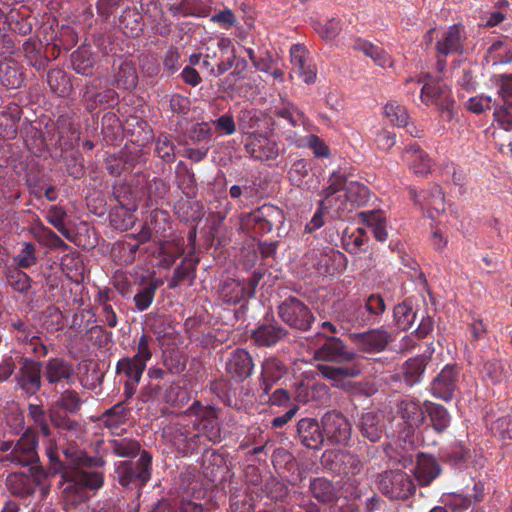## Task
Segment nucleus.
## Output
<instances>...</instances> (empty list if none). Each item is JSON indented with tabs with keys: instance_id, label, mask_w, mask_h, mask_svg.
<instances>
[{
	"instance_id": "nucleus-1",
	"label": "nucleus",
	"mask_w": 512,
	"mask_h": 512,
	"mask_svg": "<svg viewBox=\"0 0 512 512\" xmlns=\"http://www.w3.org/2000/svg\"><path fill=\"white\" fill-rule=\"evenodd\" d=\"M39 436L32 428H27L16 441L0 442V463L10 468L28 467L30 474L42 482L47 474L40 464L38 455Z\"/></svg>"
},
{
	"instance_id": "nucleus-2",
	"label": "nucleus",
	"mask_w": 512,
	"mask_h": 512,
	"mask_svg": "<svg viewBox=\"0 0 512 512\" xmlns=\"http://www.w3.org/2000/svg\"><path fill=\"white\" fill-rule=\"evenodd\" d=\"M104 485V473L98 470L65 469L61 473V496L66 507L76 508L88 500V491Z\"/></svg>"
},
{
	"instance_id": "nucleus-3",
	"label": "nucleus",
	"mask_w": 512,
	"mask_h": 512,
	"mask_svg": "<svg viewBox=\"0 0 512 512\" xmlns=\"http://www.w3.org/2000/svg\"><path fill=\"white\" fill-rule=\"evenodd\" d=\"M45 451L55 473H62L65 469L89 470L101 468L106 464L103 457L89 456L77 446H68L63 449V455L66 459V463H64L60 459L55 440H50L47 443Z\"/></svg>"
},
{
	"instance_id": "nucleus-4",
	"label": "nucleus",
	"mask_w": 512,
	"mask_h": 512,
	"mask_svg": "<svg viewBox=\"0 0 512 512\" xmlns=\"http://www.w3.org/2000/svg\"><path fill=\"white\" fill-rule=\"evenodd\" d=\"M115 474L122 487L141 490L151 479L152 455L147 450H142L137 460L117 462Z\"/></svg>"
},
{
	"instance_id": "nucleus-5",
	"label": "nucleus",
	"mask_w": 512,
	"mask_h": 512,
	"mask_svg": "<svg viewBox=\"0 0 512 512\" xmlns=\"http://www.w3.org/2000/svg\"><path fill=\"white\" fill-rule=\"evenodd\" d=\"M344 253L330 247L312 248L303 257V265L318 276H333L346 267Z\"/></svg>"
},
{
	"instance_id": "nucleus-6",
	"label": "nucleus",
	"mask_w": 512,
	"mask_h": 512,
	"mask_svg": "<svg viewBox=\"0 0 512 512\" xmlns=\"http://www.w3.org/2000/svg\"><path fill=\"white\" fill-rule=\"evenodd\" d=\"M376 484L380 492L392 500H406L416 490L413 479L402 470H388L378 474Z\"/></svg>"
},
{
	"instance_id": "nucleus-7",
	"label": "nucleus",
	"mask_w": 512,
	"mask_h": 512,
	"mask_svg": "<svg viewBox=\"0 0 512 512\" xmlns=\"http://www.w3.org/2000/svg\"><path fill=\"white\" fill-rule=\"evenodd\" d=\"M188 410L196 417L193 427L199 429L207 442L215 444L222 441L219 408L213 405L203 406L200 401H194Z\"/></svg>"
},
{
	"instance_id": "nucleus-8",
	"label": "nucleus",
	"mask_w": 512,
	"mask_h": 512,
	"mask_svg": "<svg viewBox=\"0 0 512 512\" xmlns=\"http://www.w3.org/2000/svg\"><path fill=\"white\" fill-rule=\"evenodd\" d=\"M279 318L290 328L302 332L311 329L315 317L311 309L300 299L289 296L277 308Z\"/></svg>"
},
{
	"instance_id": "nucleus-9",
	"label": "nucleus",
	"mask_w": 512,
	"mask_h": 512,
	"mask_svg": "<svg viewBox=\"0 0 512 512\" xmlns=\"http://www.w3.org/2000/svg\"><path fill=\"white\" fill-rule=\"evenodd\" d=\"M283 211L278 207L265 204L242 218L241 227L254 238L271 232L273 226L282 223Z\"/></svg>"
},
{
	"instance_id": "nucleus-10",
	"label": "nucleus",
	"mask_w": 512,
	"mask_h": 512,
	"mask_svg": "<svg viewBox=\"0 0 512 512\" xmlns=\"http://www.w3.org/2000/svg\"><path fill=\"white\" fill-rule=\"evenodd\" d=\"M42 362L29 357H22L18 371L15 374L16 386L24 395H36L42 387Z\"/></svg>"
},
{
	"instance_id": "nucleus-11",
	"label": "nucleus",
	"mask_w": 512,
	"mask_h": 512,
	"mask_svg": "<svg viewBox=\"0 0 512 512\" xmlns=\"http://www.w3.org/2000/svg\"><path fill=\"white\" fill-rule=\"evenodd\" d=\"M324 440L331 445H346L351 439L352 427L348 419L339 411L326 412L321 419Z\"/></svg>"
},
{
	"instance_id": "nucleus-12",
	"label": "nucleus",
	"mask_w": 512,
	"mask_h": 512,
	"mask_svg": "<svg viewBox=\"0 0 512 512\" xmlns=\"http://www.w3.org/2000/svg\"><path fill=\"white\" fill-rule=\"evenodd\" d=\"M461 369L456 364H446L430 383L433 397L445 402L451 401L459 388Z\"/></svg>"
},
{
	"instance_id": "nucleus-13",
	"label": "nucleus",
	"mask_w": 512,
	"mask_h": 512,
	"mask_svg": "<svg viewBox=\"0 0 512 512\" xmlns=\"http://www.w3.org/2000/svg\"><path fill=\"white\" fill-rule=\"evenodd\" d=\"M322 459L324 467L339 476H355L363 468L360 458L347 450L326 451Z\"/></svg>"
},
{
	"instance_id": "nucleus-14",
	"label": "nucleus",
	"mask_w": 512,
	"mask_h": 512,
	"mask_svg": "<svg viewBox=\"0 0 512 512\" xmlns=\"http://www.w3.org/2000/svg\"><path fill=\"white\" fill-rule=\"evenodd\" d=\"M254 360L250 352L244 348H236L229 352L224 361L227 376L237 383L248 379L254 371Z\"/></svg>"
},
{
	"instance_id": "nucleus-15",
	"label": "nucleus",
	"mask_w": 512,
	"mask_h": 512,
	"mask_svg": "<svg viewBox=\"0 0 512 512\" xmlns=\"http://www.w3.org/2000/svg\"><path fill=\"white\" fill-rule=\"evenodd\" d=\"M146 367L145 364L131 356L122 357L117 361L115 373L124 379L123 395L125 399H131L135 395Z\"/></svg>"
},
{
	"instance_id": "nucleus-16",
	"label": "nucleus",
	"mask_w": 512,
	"mask_h": 512,
	"mask_svg": "<svg viewBox=\"0 0 512 512\" xmlns=\"http://www.w3.org/2000/svg\"><path fill=\"white\" fill-rule=\"evenodd\" d=\"M42 370L43 378L49 385L57 387L59 384H74V366L62 357H52L42 362Z\"/></svg>"
},
{
	"instance_id": "nucleus-17",
	"label": "nucleus",
	"mask_w": 512,
	"mask_h": 512,
	"mask_svg": "<svg viewBox=\"0 0 512 512\" xmlns=\"http://www.w3.org/2000/svg\"><path fill=\"white\" fill-rule=\"evenodd\" d=\"M314 358L318 361L335 362L338 364L358 362V355L349 350L345 343L338 337L328 338L315 350Z\"/></svg>"
},
{
	"instance_id": "nucleus-18",
	"label": "nucleus",
	"mask_w": 512,
	"mask_h": 512,
	"mask_svg": "<svg viewBox=\"0 0 512 512\" xmlns=\"http://www.w3.org/2000/svg\"><path fill=\"white\" fill-rule=\"evenodd\" d=\"M289 336V331L279 324L274 317L266 316L251 334L259 347H273Z\"/></svg>"
},
{
	"instance_id": "nucleus-19",
	"label": "nucleus",
	"mask_w": 512,
	"mask_h": 512,
	"mask_svg": "<svg viewBox=\"0 0 512 512\" xmlns=\"http://www.w3.org/2000/svg\"><path fill=\"white\" fill-rule=\"evenodd\" d=\"M317 369L323 377L332 380L335 387L347 389L351 386L356 388V384L347 383L345 380L358 377L363 370V365L360 362H350L339 366L319 364Z\"/></svg>"
},
{
	"instance_id": "nucleus-20",
	"label": "nucleus",
	"mask_w": 512,
	"mask_h": 512,
	"mask_svg": "<svg viewBox=\"0 0 512 512\" xmlns=\"http://www.w3.org/2000/svg\"><path fill=\"white\" fill-rule=\"evenodd\" d=\"M356 426L363 438L376 443L380 441L386 429L385 415L380 410L364 411Z\"/></svg>"
},
{
	"instance_id": "nucleus-21",
	"label": "nucleus",
	"mask_w": 512,
	"mask_h": 512,
	"mask_svg": "<svg viewBox=\"0 0 512 512\" xmlns=\"http://www.w3.org/2000/svg\"><path fill=\"white\" fill-rule=\"evenodd\" d=\"M244 142L247 153L256 160H274L279 155L278 144L264 134H252L245 137Z\"/></svg>"
},
{
	"instance_id": "nucleus-22",
	"label": "nucleus",
	"mask_w": 512,
	"mask_h": 512,
	"mask_svg": "<svg viewBox=\"0 0 512 512\" xmlns=\"http://www.w3.org/2000/svg\"><path fill=\"white\" fill-rule=\"evenodd\" d=\"M296 431L297 439L303 446L314 450L322 447L324 443L323 427L315 418L300 419L296 425Z\"/></svg>"
},
{
	"instance_id": "nucleus-23",
	"label": "nucleus",
	"mask_w": 512,
	"mask_h": 512,
	"mask_svg": "<svg viewBox=\"0 0 512 512\" xmlns=\"http://www.w3.org/2000/svg\"><path fill=\"white\" fill-rule=\"evenodd\" d=\"M100 81L93 80L85 87L83 100L88 111L93 112L97 108L112 107L118 103V94L113 89H105L98 92Z\"/></svg>"
},
{
	"instance_id": "nucleus-24",
	"label": "nucleus",
	"mask_w": 512,
	"mask_h": 512,
	"mask_svg": "<svg viewBox=\"0 0 512 512\" xmlns=\"http://www.w3.org/2000/svg\"><path fill=\"white\" fill-rule=\"evenodd\" d=\"M287 373L285 364L276 357H270L263 361L259 377V390L263 395H268L274 384L281 380Z\"/></svg>"
},
{
	"instance_id": "nucleus-25",
	"label": "nucleus",
	"mask_w": 512,
	"mask_h": 512,
	"mask_svg": "<svg viewBox=\"0 0 512 512\" xmlns=\"http://www.w3.org/2000/svg\"><path fill=\"white\" fill-rule=\"evenodd\" d=\"M308 51L304 45L294 44L290 48V62L293 70L303 79L306 84H313L317 78L315 65L307 62Z\"/></svg>"
},
{
	"instance_id": "nucleus-26",
	"label": "nucleus",
	"mask_w": 512,
	"mask_h": 512,
	"mask_svg": "<svg viewBox=\"0 0 512 512\" xmlns=\"http://www.w3.org/2000/svg\"><path fill=\"white\" fill-rule=\"evenodd\" d=\"M442 473L438 460L427 454H419L414 468V477L420 486H429Z\"/></svg>"
},
{
	"instance_id": "nucleus-27",
	"label": "nucleus",
	"mask_w": 512,
	"mask_h": 512,
	"mask_svg": "<svg viewBox=\"0 0 512 512\" xmlns=\"http://www.w3.org/2000/svg\"><path fill=\"white\" fill-rule=\"evenodd\" d=\"M200 259L194 252L188 253L175 268L171 279L168 282L169 289H175L182 283L187 282L192 285L196 279L197 266Z\"/></svg>"
},
{
	"instance_id": "nucleus-28",
	"label": "nucleus",
	"mask_w": 512,
	"mask_h": 512,
	"mask_svg": "<svg viewBox=\"0 0 512 512\" xmlns=\"http://www.w3.org/2000/svg\"><path fill=\"white\" fill-rule=\"evenodd\" d=\"M360 349L368 353H378L387 347L391 336L385 329H372L367 332L354 334Z\"/></svg>"
},
{
	"instance_id": "nucleus-29",
	"label": "nucleus",
	"mask_w": 512,
	"mask_h": 512,
	"mask_svg": "<svg viewBox=\"0 0 512 512\" xmlns=\"http://www.w3.org/2000/svg\"><path fill=\"white\" fill-rule=\"evenodd\" d=\"M41 482L35 477L28 476L23 472H12L6 478V486L14 496L27 498L34 494L35 489Z\"/></svg>"
},
{
	"instance_id": "nucleus-30",
	"label": "nucleus",
	"mask_w": 512,
	"mask_h": 512,
	"mask_svg": "<svg viewBox=\"0 0 512 512\" xmlns=\"http://www.w3.org/2000/svg\"><path fill=\"white\" fill-rule=\"evenodd\" d=\"M338 320L342 323L343 328H360L372 326L371 318H369L362 306V303H349L338 314Z\"/></svg>"
},
{
	"instance_id": "nucleus-31",
	"label": "nucleus",
	"mask_w": 512,
	"mask_h": 512,
	"mask_svg": "<svg viewBox=\"0 0 512 512\" xmlns=\"http://www.w3.org/2000/svg\"><path fill=\"white\" fill-rule=\"evenodd\" d=\"M463 39L462 27L458 24L450 26L436 43V50L439 56L446 57L449 54L461 52Z\"/></svg>"
},
{
	"instance_id": "nucleus-32",
	"label": "nucleus",
	"mask_w": 512,
	"mask_h": 512,
	"mask_svg": "<svg viewBox=\"0 0 512 512\" xmlns=\"http://www.w3.org/2000/svg\"><path fill=\"white\" fill-rule=\"evenodd\" d=\"M309 491L311 495L323 505H331L338 501V492L332 481L325 477H316L310 480Z\"/></svg>"
},
{
	"instance_id": "nucleus-33",
	"label": "nucleus",
	"mask_w": 512,
	"mask_h": 512,
	"mask_svg": "<svg viewBox=\"0 0 512 512\" xmlns=\"http://www.w3.org/2000/svg\"><path fill=\"white\" fill-rule=\"evenodd\" d=\"M403 160L409 168L418 175H427L431 171L432 161L416 144L409 146L403 152Z\"/></svg>"
},
{
	"instance_id": "nucleus-34",
	"label": "nucleus",
	"mask_w": 512,
	"mask_h": 512,
	"mask_svg": "<svg viewBox=\"0 0 512 512\" xmlns=\"http://www.w3.org/2000/svg\"><path fill=\"white\" fill-rule=\"evenodd\" d=\"M196 194H184L176 203L175 211L179 218L185 222H194L204 215L203 205L195 199Z\"/></svg>"
},
{
	"instance_id": "nucleus-35",
	"label": "nucleus",
	"mask_w": 512,
	"mask_h": 512,
	"mask_svg": "<svg viewBox=\"0 0 512 512\" xmlns=\"http://www.w3.org/2000/svg\"><path fill=\"white\" fill-rule=\"evenodd\" d=\"M209 390L224 405L231 408H240L239 402L236 398V390L230 379L219 377L210 381Z\"/></svg>"
},
{
	"instance_id": "nucleus-36",
	"label": "nucleus",
	"mask_w": 512,
	"mask_h": 512,
	"mask_svg": "<svg viewBox=\"0 0 512 512\" xmlns=\"http://www.w3.org/2000/svg\"><path fill=\"white\" fill-rule=\"evenodd\" d=\"M425 415L429 418L432 429L437 434L444 433L451 424L449 411L441 404L426 401L424 403Z\"/></svg>"
},
{
	"instance_id": "nucleus-37",
	"label": "nucleus",
	"mask_w": 512,
	"mask_h": 512,
	"mask_svg": "<svg viewBox=\"0 0 512 512\" xmlns=\"http://www.w3.org/2000/svg\"><path fill=\"white\" fill-rule=\"evenodd\" d=\"M9 332L21 343L32 344L37 338L35 327L27 318L19 316L11 317L9 322Z\"/></svg>"
},
{
	"instance_id": "nucleus-38",
	"label": "nucleus",
	"mask_w": 512,
	"mask_h": 512,
	"mask_svg": "<svg viewBox=\"0 0 512 512\" xmlns=\"http://www.w3.org/2000/svg\"><path fill=\"white\" fill-rule=\"evenodd\" d=\"M398 414L409 428H417L425 419V408L419 402L403 400L398 405Z\"/></svg>"
},
{
	"instance_id": "nucleus-39",
	"label": "nucleus",
	"mask_w": 512,
	"mask_h": 512,
	"mask_svg": "<svg viewBox=\"0 0 512 512\" xmlns=\"http://www.w3.org/2000/svg\"><path fill=\"white\" fill-rule=\"evenodd\" d=\"M107 449L115 456L121 458H134L141 453L138 440L127 437L113 438L107 441Z\"/></svg>"
},
{
	"instance_id": "nucleus-40",
	"label": "nucleus",
	"mask_w": 512,
	"mask_h": 512,
	"mask_svg": "<svg viewBox=\"0 0 512 512\" xmlns=\"http://www.w3.org/2000/svg\"><path fill=\"white\" fill-rule=\"evenodd\" d=\"M354 178L355 177L353 175L335 172L329 178V185L326 192H361L365 187Z\"/></svg>"
},
{
	"instance_id": "nucleus-41",
	"label": "nucleus",
	"mask_w": 512,
	"mask_h": 512,
	"mask_svg": "<svg viewBox=\"0 0 512 512\" xmlns=\"http://www.w3.org/2000/svg\"><path fill=\"white\" fill-rule=\"evenodd\" d=\"M4 275L8 286L17 293L26 295L32 287L33 280L20 268L8 267Z\"/></svg>"
},
{
	"instance_id": "nucleus-42",
	"label": "nucleus",
	"mask_w": 512,
	"mask_h": 512,
	"mask_svg": "<svg viewBox=\"0 0 512 512\" xmlns=\"http://www.w3.org/2000/svg\"><path fill=\"white\" fill-rule=\"evenodd\" d=\"M219 294L221 299L230 305L238 304L243 299L248 298L244 283L236 279L224 281L220 287Z\"/></svg>"
},
{
	"instance_id": "nucleus-43",
	"label": "nucleus",
	"mask_w": 512,
	"mask_h": 512,
	"mask_svg": "<svg viewBox=\"0 0 512 512\" xmlns=\"http://www.w3.org/2000/svg\"><path fill=\"white\" fill-rule=\"evenodd\" d=\"M326 394V386L315 383L310 385L304 381L295 383L292 397L298 403L306 404L313 399L319 398Z\"/></svg>"
},
{
	"instance_id": "nucleus-44",
	"label": "nucleus",
	"mask_w": 512,
	"mask_h": 512,
	"mask_svg": "<svg viewBox=\"0 0 512 512\" xmlns=\"http://www.w3.org/2000/svg\"><path fill=\"white\" fill-rule=\"evenodd\" d=\"M426 368L425 360L421 357L408 359L403 365V378L408 386L419 383Z\"/></svg>"
},
{
	"instance_id": "nucleus-45",
	"label": "nucleus",
	"mask_w": 512,
	"mask_h": 512,
	"mask_svg": "<svg viewBox=\"0 0 512 512\" xmlns=\"http://www.w3.org/2000/svg\"><path fill=\"white\" fill-rule=\"evenodd\" d=\"M114 83L118 88L132 90L137 86L138 75L135 67L129 62L120 64L116 74Z\"/></svg>"
},
{
	"instance_id": "nucleus-46",
	"label": "nucleus",
	"mask_w": 512,
	"mask_h": 512,
	"mask_svg": "<svg viewBox=\"0 0 512 512\" xmlns=\"http://www.w3.org/2000/svg\"><path fill=\"white\" fill-rule=\"evenodd\" d=\"M84 401L74 389H66L61 392L56 400V406L67 414L76 415L81 410Z\"/></svg>"
},
{
	"instance_id": "nucleus-47",
	"label": "nucleus",
	"mask_w": 512,
	"mask_h": 512,
	"mask_svg": "<svg viewBox=\"0 0 512 512\" xmlns=\"http://www.w3.org/2000/svg\"><path fill=\"white\" fill-rule=\"evenodd\" d=\"M189 400V392L175 382L170 383L164 389L163 401L173 407L182 408Z\"/></svg>"
},
{
	"instance_id": "nucleus-48",
	"label": "nucleus",
	"mask_w": 512,
	"mask_h": 512,
	"mask_svg": "<svg viewBox=\"0 0 512 512\" xmlns=\"http://www.w3.org/2000/svg\"><path fill=\"white\" fill-rule=\"evenodd\" d=\"M367 316L371 318L373 325L380 322L382 314L386 310L384 298L377 293H372L364 299L362 304Z\"/></svg>"
},
{
	"instance_id": "nucleus-49",
	"label": "nucleus",
	"mask_w": 512,
	"mask_h": 512,
	"mask_svg": "<svg viewBox=\"0 0 512 512\" xmlns=\"http://www.w3.org/2000/svg\"><path fill=\"white\" fill-rule=\"evenodd\" d=\"M142 17L135 10H125L120 17L121 28L129 37H138L143 31Z\"/></svg>"
},
{
	"instance_id": "nucleus-50",
	"label": "nucleus",
	"mask_w": 512,
	"mask_h": 512,
	"mask_svg": "<svg viewBox=\"0 0 512 512\" xmlns=\"http://www.w3.org/2000/svg\"><path fill=\"white\" fill-rule=\"evenodd\" d=\"M262 114L256 110H242L239 114L238 124L239 129L245 137L252 134H258Z\"/></svg>"
},
{
	"instance_id": "nucleus-51",
	"label": "nucleus",
	"mask_w": 512,
	"mask_h": 512,
	"mask_svg": "<svg viewBox=\"0 0 512 512\" xmlns=\"http://www.w3.org/2000/svg\"><path fill=\"white\" fill-rule=\"evenodd\" d=\"M47 82L51 90L58 96L64 97L71 90L70 80L61 69L50 70L47 74Z\"/></svg>"
},
{
	"instance_id": "nucleus-52",
	"label": "nucleus",
	"mask_w": 512,
	"mask_h": 512,
	"mask_svg": "<svg viewBox=\"0 0 512 512\" xmlns=\"http://www.w3.org/2000/svg\"><path fill=\"white\" fill-rule=\"evenodd\" d=\"M393 316L396 325L401 330H408L413 325L416 313L413 311L412 305L407 300L397 304L393 309Z\"/></svg>"
},
{
	"instance_id": "nucleus-53",
	"label": "nucleus",
	"mask_w": 512,
	"mask_h": 512,
	"mask_svg": "<svg viewBox=\"0 0 512 512\" xmlns=\"http://www.w3.org/2000/svg\"><path fill=\"white\" fill-rule=\"evenodd\" d=\"M467 455L468 449L459 441L450 444L441 451L442 460L455 467L462 466L466 461Z\"/></svg>"
},
{
	"instance_id": "nucleus-54",
	"label": "nucleus",
	"mask_w": 512,
	"mask_h": 512,
	"mask_svg": "<svg viewBox=\"0 0 512 512\" xmlns=\"http://www.w3.org/2000/svg\"><path fill=\"white\" fill-rule=\"evenodd\" d=\"M158 286V280H151L145 287L137 291L133 297L136 310L143 312L151 306Z\"/></svg>"
},
{
	"instance_id": "nucleus-55",
	"label": "nucleus",
	"mask_w": 512,
	"mask_h": 512,
	"mask_svg": "<svg viewBox=\"0 0 512 512\" xmlns=\"http://www.w3.org/2000/svg\"><path fill=\"white\" fill-rule=\"evenodd\" d=\"M361 215L364 221L372 227L374 237L380 242L386 241L388 238L386 218L382 217L378 211L363 212Z\"/></svg>"
},
{
	"instance_id": "nucleus-56",
	"label": "nucleus",
	"mask_w": 512,
	"mask_h": 512,
	"mask_svg": "<svg viewBox=\"0 0 512 512\" xmlns=\"http://www.w3.org/2000/svg\"><path fill=\"white\" fill-rule=\"evenodd\" d=\"M65 217L66 211L64 208L58 205H51L46 213L47 221L57 229V231L62 234L66 239L72 240V235L70 230L65 225Z\"/></svg>"
},
{
	"instance_id": "nucleus-57",
	"label": "nucleus",
	"mask_w": 512,
	"mask_h": 512,
	"mask_svg": "<svg viewBox=\"0 0 512 512\" xmlns=\"http://www.w3.org/2000/svg\"><path fill=\"white\" fill-rule=\"evenodd\" d=\"M218 48L221 52V61L217 64L215 76H220L230 70L236 59L235 50L229 39H221L218 42Z\"/></svg>"
},
{
	"instance_id": "nucleus-58",
	"label": "nucleus",
	"mask_w": 512,
	"mask_h": 512,
	"mask_svg": "<svg viewBox=\"0 0 512 512\" xmlns=\"http://www.w3.org/2000/svg\"><path fill=\"white\" fill-rule=\"evenodd\" d=\"M448 94V89L444 85H440L439 83H425L421 88L420 97L424 104L429 105L437 103L441 99L447 101Z\"/></svg>"
},
{
	"instance_id": "nucleus-59",
	"label": "nucleus",
	"mask_w": 512,
	"mask_h": 512,
	"mask_svg": "<svg viewBox=\"0 0 512 512\" xmlns=\"http://www.w3.org/2000/svg\"><path fill=\"white\" fill-rule=\"evenodd\" d=\"M384 114L395 126L404 127L409 123V114L406 108L397 101H390L384 107Z\"/></svg>"
},
{
	"instance_id": "nucleus-60",
	"label": "nucleus",
	"mask_w": 512,
	"mask_h": 512,
	"mask_svg": "<svg viewBox=\"0 0 512 512\" xmlns=\"http://www.w3.org/2000/svg\"><path fill=\"white\" fill-rule=\"evenodd\" d=\"M126 419L127 409L124 407L122 402L107 409L101 416V420L107 428H118L126 422Z\"/></svg>"
},
{
	"instance_id": "nucleus-61",
	"label": "nucleus",
	"mask_w": 512,
	"mask_h": 512,
	"mask_svg": "<svg viewBox=\"0 0 512 512\" xmlns=\"http://www.w3.org/2000/svg\"><path fill=\"white\" fill-rule=\"evenodd\" d=\"M58 134V144L63 151L73 149L79 141L80 133L71 123L59 124Z\"/></svg>"
},
{
	"instance_id": "nucleus-62",
	"label": "nucleus",
	"mask_w": 512,
	"mask_h": 512,
	"mask_svg": "<svg viewBox=\"0 0 512 512\" xmlns=\"http://www.w3.org/2000/svg\"><path fill=\"white\" fill-rule=\"evenodd\" d=\"M134 343L136 353L132 357L147 366L153 356V338L142 333L138 338H135Z\"/></svg>"
},
{
	"instance_id": "nucleus-63",
	"label": "nucleus",
	"mask_w": 512,
	"mask_h": 512,
	"mask_svg": "<svg viewBox=\"0 0 512 512\" xmlns=\"http://www.w3.org/2000/svg\"><path fill=\"white\" fill-rule=\"evenodd\" d=\"M72 66L78 74L91 75L94 59L86 48H79L72 53Z\"/></svg>"
},
{
	"instance_id": "nucleus-64",
	"label": "nucleus",
	"mask_w": 512,
	"mask_h": 512,
	"mask_svg": "<svg viewBox=\"0 0 512 512\" xmlns=\"http://www.w3.org/2000/svg\"><path fill=\"white\" fill-rule=\"evenodd\" d=\"M483 372L492 383H500L508 377V370L500 360L487 361L483 366Z\"/></svg>"
}]
</instances>
